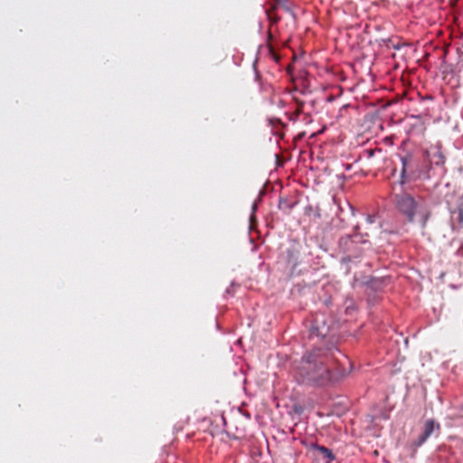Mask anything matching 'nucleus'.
Returning a JSON list of instances; mask_svg holds the SVG:
<instances>
[{
    "mask_svg": "<svg viewBox=\"0 0 463 463\" xmlns=\"http://www.w3.org/2000/svg\"><path fill=\"white\" fill-rule=\"evenodd\" d=\"M315 449L321 454L326 463H331L335 459V456L329 449L320 445H316Z\"/></svg>",
    "mask_w": 463,
    "mask_h": 463,
    "instance_id": "obj_5",
    "label": "nucleus"
},
{
    "mask_svg": "<svg viewBox=\"0 0 463 463\" xmlns=\"http://www.w3.org/2000/svg\"><path fill=\"white\" fill-rule=\"evenodd\" d=\"M395 205L398 212L403 215L409 222H414L416 217L421 229H425L427 222L431 216L430 205L421 197L414 198L410 194H401L395 195Z\"/></svg>",
    "mask_w": 463,
    "mask_h": 463,
    "instance_id": "obj_2",
    "label": "nucleus"
},
{
    "mask_svg": "<svg viewBox=\"0 0 463 463\" xmlns=\"http://www.w3.org/2000/svg\"><path fill=\"white\" fill-rule=\"evenodd\" d=\"M458 417H462L463 418V406L460 408Z\"/></svg>",
    "mask_w": 463,
    "mask_h": 463,
    "instance_id": "obj_12",
    "label": "nucleus"
},
{
    "mask_svg": "<svg viewBox=\"0 0 463 463\" xmlns=\"http://www.w3.org/2000/svg\"><path fill=\"white\" fill-rule=\"evenodd\" d=\"M295 101H296V104H297V108H296V110H295V114L296 116H299L302 111H303V107H304V102L298 99H295Z\"/></svg>",
    "mask_w": 463,
    "mask_h": 463,
    "instance_id": "obj_7",
    "label": "nucleus"
},
{
    "mask_svg": "<svg viewBox=\"0 0 463 463\" xmlns=\"http://www.w3.org/2000/svg\"><path fill=\"white\" fill-rule=\"evenodd\" d=\"M345 375L333 354L321 348L307 352L295 369L298 382L319 387L328 386Z\"/></svg>",
    "mask_w": 463,
    "mask_h": 463,
    "instance_id": "obj_1",
    "label": "nucleus"
},
{
    "mask_svg": "<svg viewBox=\"0 0 463 463\" xmlns=\"http://www.w3.org/2000/svg\"><path fill=\"white\" fill-rule=\"evenodd\" d=\"M276 6H272L271 8L266 10L267 16L270 22L273 24L277 23L279 20V17H278L276 14H273V11L275 10Z\"/></svg>",
    "mask_w": 463,
    "mask_h": 463,
    "instance_id": "obj_6",
    "label": "nucleus"
},
{
    "mask_svg": "<svg viewBox=\"0 0 463 463\" xmlns=\"http://www.w3.org/2000/svg\"><path fill=\"white\" fill-rule=\"evenodd\" d=\"M458 213V224L459 228L463 229V208L459 207L457 211Z\"/></svg>",
    "mask_w": 463,
    "mask_h": 463,
    "instance_id": "obj_8",
    "label": "nucleus"
},
{
    "mask_svg": "<svg viewBox=\"0 0 463 463\" xmlns=\"http://www.w3.org/2000/svg\"><path fill=\"white\" fill-rule=\"evenodd\" d=\"M440 425L436 423L433 420H428L424 423L423 432L419 436L415 445L417 447L421 446L433 433L435 430L439 431Z\"/></svg>",
    "mask_w": 463,
    "mask_h": 463,
    "instance_id": "obj_4",
    "label": "nucleus"
},
{
    "mask_svg": "<svg viewBox=\"0 0 463 463\" xmlns=\"http://www.w3.org/2000/svg\"><path fill=\"white\" fill-rule=\"evenodd\" d=\"M269 54L273 58V60H275L276 61H279V56L276 53V52L274 51L273 47L269 45Z\"/></svg>",
    "mask_w": 463,
    "mask_h": 463,
    "instance_id": "obj_9",
    "label": "nucleus"
},
{
    "mask_svg": "<svg viewBox=\"0 0 463 463\" xmlns=\"http://www.w3.org/2000/svg\"><path fill=\"white\" fill-rule=\"evenodd\" d=\"M366 221H367V222H369V223H373V216H371V215H368V216L366 217Z\"/></svg>",
    "mask_w": 463,
    "mask_h": 463,
    "instance_id": "obj_10",
    "label": "nucleus"
},
{
    "mask_svg": "<svg viewBox=\"0 0 463 463\" xmlns=\"http://www.w3.org/2000/svg\"><path fill=\"white\" fill-rule=\"evenodd\" d=\"M276 4L280 5L285 2V0H273Z\"/></svg>",
    "mask_w": 463,
    "mask_h": 463,
    "instance_id": "obj_11",
    "label": "nucleus"
},
{
    "mask_svg": "<svg viewBox=\"0 0 463 463\" xmlns=\"http://www.w3.org/2000/svg\"><path fill=\"white\" fill-rule=\"evenodd\" d=\"M402 171H401V183L404 184L412 179L420 176V164L419 161L411 155L407 154L401 157Z\"/></svg>",
    "mask_w": 463,
    "mask_h": 463,
    "instance_id": "obj_3",
    "label": "nucleus"
}]
</instances>
